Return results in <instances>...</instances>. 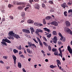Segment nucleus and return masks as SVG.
<instances>
[{
    "mask_svg": "<svg viewBox=\"0 0 72 72\" xmlns=\"http://www.w3.org/2000/svg\"><path fill=\"white\" fill-rule=\"evenodd\" d=\"M41 1H43L44 3H47V1L46 0H41Z\"/></svg>",
    "mask_w": 72,
    "mask_h": 72,
    "instance_id": "47",
    "label": "nucleus"
},
{
    "mask_svg": "<svg viewBox=\"0 0 72 72\" xmlns=\"http://www.w3.org/2000/svg\"><path fill=\"white\" fill-rule=\"evenodd\" d=\"M8 35L11 38V39H12V40H14V38L13 37L17 39H18V38L20 39V37L19 35H17V34H15V33L13 32V31H12L10 32H9Z\"/></svg>",
    "mask_w": 72,
    "mask_h": 72,
    "instance_id": "1",
    "label": "nucleus"
},
{
    "mask_svg": "<svg viewBox=\"0 0 72 72\" xmlns=\"http://www.w3.org/2000/svg\"><path fill=\"white\" fill-rule=\"evenodd\" d=\"M39 42L40 45V46H42V45H43V44H42V42H41V41H40Z\"/></svg>",
    "mask_w": 72,
    "mask_h": 72,
    "instance_id": "41",
    "label": "nucleus"
},
{
    "mask_svg": "<svg viewBox=\"0 0 72 72\" xmlns=\"http://www.w3.org/2000/svg\"><path fill=\"white\" fill-rule=\"evenodd\" d=\"M37 39L38 41H39V42H40V41H41V40H40V38H39V37H37Z\"/></svg>",
    "mask_w": 72,
    "mask_h": 72,
    "instance_id": "44",
    "label": "nucleus"
},
{
    "mask_svg": "<svg viewBox=\"0 0 72 72\" xmlns=\"http://www.w3.org/2000/svg\"><path fill=\"white\" fill-rule=\"evenodd\" d=\"M60 40L62 41H63L64 42H65V41H66V39H65V37L63 36L61 37Z\"/></svg>",
    "mask_w": 72,
    "mask_h": 72,
    "instance_id": "13",
    "label": "nucleus"
},
{
    "mask_svg": "<svg viewBox=\"0 0 72 72\" xmlns=\"http://www.w3.org/2000/svg\"><path fill=\"white\" fill-rule=\"evenodd\" d=\"M43 39H44V40L45 41H47V39H46V38H45V37H43Z\"/></svg>",
    "mask_w": 72,
    "mask_h": 72,
    "instance_id": "43",
    "label": "nucleus"
},
{
    "mask_svg": "<svg viewBox=\"0 0 72 72\" xmlns=\"http://www.w3.org/2000/svg\"><path fill=\"white\" fill-rule=\"evenodd\" d=\"M53 42L55 44L57 43V37L56 36H55L53 38Z\"/></svg>",
    "mask_w": 72,
    "mask_h": 72,
    "instance_id": "10",
    "label": "nucleus"
},
{
    "mask_svg": "<svg viewBox=\"0 0 72 72\" xmlns=\"http://www.w3.org/2000/svg\"><path fill=\"white\" fill-rule=\"evenodd\" d=\"M27 22L28 23H33L34 21L31 19L28 20L27 21Z\"/></svg>",
    "mask_w": 72,
    "mask_h": 72,
    "instance_id": "14",
    "label": "nucleus"
},
{
    "mask_svg": "<svg viewBox=\"0 0 72 72\" xmlns=\"http://www.w3.org/2000/svg\"><path fill=\"white\" fill-rule=\"evenodd\" d=\"M31 32L32 34H33V32H35V30L33 27H31L30 28Z\"/></svg>",
    "mask_w": 72,
    "mask_h": 72,
    "instance_id": "17",
    "label": "nucleus"
},
{
    "mask_svg": "<svg viewBox=\"0 0 72 72\" xmlns=\"http://www.w3.org/2000/svg\"><path fill=\"white\" fill-rule=\"evenodd\" d=\"M28 46H29V47H31V48L32 49H33V48H34V46L35 48H36V46L35 45V44H32V43L31 42H28Z\"/></svg>",
    "mask_w": 72,
    "mask_h": 72,
    "instance_id": "2",
    "label": "nucleus"
},
{
    "mask_svg": "<svg viewBox=\"0 0 72 72\" xmlns=\"http://www.w3.org/2000/svg\"><path fill=\"white\" fill-rule=\"evenodd\" d=\"M42 8H45V4L43 3L42 4Z\"/></svg>",
    "mask_w": 72,
    "mask_h": 72,
    "instance_id": "46",
    "label": "nucleus"
},
{
    "mask_svg": "<svg viewBox=\"0 0 72 72\" xmlns=\"http://www.w3.org/2000/svg\"><path fill=\"white\" fill-rule=\"evenodd\" d=\"M1 11L3 13H5V10L3 9H2L1 10Z\"/></svg>",
    "mask_w": 72,
    "mask_h": 72,
    "instance_id": "42",
    "label": "nucleus"
},
{
    "mask_svg": "<svg viewBox=\"0 0 72 72\" xmlns=\"http://www.w3.org/2000/svg\"><path fill=\"white\" fill-rule=\"evenodd\" d=\"M51 18V16H47L46 17L45 19L46 20H49V19H50Z\"/></svg>",
    "mask_w": 72,
    "mask_h": 72,
    "instance_id": "19",
    "label": "nucleus"
},
{
    "mask_svg": "<svg viewBox=\"0 0 72 72\" xmlns=\"http://www.w3.org/2000/svg\"><path fill=\"white\" fill-rule=\"evenodd\" d=\"M23 4V2L21 3V2H19V4L18 5H22Z\"/></svg>",
    "mask_w": 72,
    "mask_h": 72,
    "instance_id": "64",
    "label": "nucleus"
},
{
    "mask_svg": "<svg viewBox=\"0 0 72 72\" xmlns=\"http://www.w3.org/2000/svg\"><path fill=\"white\" fill-rule=\"evenodd\" d=\"M58 55H59V56H60V57H61V58H62V57H63L62 54L60 55V53H59Z\"/></svg>",
    "mask_w": 72,
    "mask_h": 72,
    "instance_id": "63",
    "label": "nucleus"
},
{
    "mask_svg": "<svg viewBox=\"0 0 72 72\" xmlns=\"http://www.w3.org/2000/svg\"><path fill=\"white\" fill-rule=\"evenodd\" d=\"M27 51H28V53H29L30 51V50L28 49V48H27Z\"/></svg>",
    "mask_w": 72,
    "mask_h": 72,
    "instance_id": "57",
    "label": "nucleus"
},
{
    "mask_svg": "<svg viewBox=\"0 0 72 72\" xmlns=\"http://www.w3.org/2000/svg\"><path fill=\"white\" fill-rule=\"evenodd\" d=\"M13 3V4H14V5H15V4H16V1H14Z\"/></svg>",
    "mask_w": 72,
    "mask_h": 72,
    "instance_id": "52",
    "label": "nucleus"
},
{
    "mask_svg": "<svg viewBox=\"0 0 72 72\" xmlns=\"http://www.w3.org/2000/svg\"><path fill=\"white\" fill-rule=\"evenodd\" d=\"M50 68H55L57 67V66H53V65H51L50 66Z\"/></svg>",
    "mask_w": 72,
    "mask_h": 72,
    "instance_id": "21",
    "label": "nucleus"
},
{
    "mask_svg": "<svg viewBox=\"0 0 72 72\" xmlns=\"http://www.w3.org/2000/svg\"><path fill=\"white\" fill-rule=\"evenodd\" d=\"M53 35H57V32L55 31H53Z\"/></svg>",
    "mask_w": 72,
    "mask_h": 72,
    "instance_id": "32",
    "label": "nucleus"
},
{
    "mask_svg": "<svg viewBox=\"0 0 72 72\" xmlns=\"http://www.w3.org/2000/svg\"><path fill=\"white\" fill-rule=\"evenodd\" d=\"M37 31H35V33L36 34H37L38 36H40V34L39 33H37Z\"/></svg>",
    "mask_w": 72,
    "mask_h": 72,
    "instance_id": "53",
    "label": "nucleus"
},
{
    "mask_svg": "<svg viewBox=\"0 0 72 72\" xmlns=\"http://www.w3.org/2000/svg\"><path fill=\"white\" fill-rule=\"evenodd\" d=\"M3 58L4 59H6L8 58V56H4L3 57Z\"/></svg>",
    "mask_w": 72,
    "mask_h": 72,
    "instance_id": "39",
    "label": "nucleus"
},
{
    "mask_svg": "<svg viewBox=\"0 0 72 72\" xmlns=\"http://www.w3.org/2000/svg\"><path fill=\"white\" fill-rule=\"evenodd\" d=\"M65 24L66 27H69L71 25L70 22L68 21H65Z\"/></svg>",
    "mask_w": 72,
    "mask_h": 72,
    "instance_id": "6",
    "label": "nucleus"
},
{
    "mask_svg": "<svg viewBox=\"0 0 72 72\" xmlns=\"http://www.w3.org/2000/svg\"><path fill=\"white\" fill-rule=\"evenodd\" d=\"M29 2L30 4H32V2H33V0H30L29 1Z\"/></svg>",
    "mask_w": 72,
    "mask_h": 72,
    "instance_id": "49",
    "label": "nucleus"
},
{
    "mask_svg": "<svg viewBox=\"0 0 72 72\" xmlns=\"http://www.w3.org/2000/svg\"><path fill=\"white\" fill-rule=\"evenodd\" d=\"M13 51L14 53V54H15L17 53H18V51L15 49H14L13 50Z\"/></svg>",
    "mask_w": 72,
    "mask_h": 72,
    "instance_id": "20",
    "label": "nucleus"
},
{
    "mask_svg": "<svg viewBox=\"0 0 72 72\" xmlns=\"http://www.w3.org/2000/svg\"><path fill=\"white\" fill-rule=\"evenodd\" d=\"M64 14L65 17L67 16V12L66 11H65L64 12Z\"/></svg>",
    "mask_w": 72,
    "mask_h": 72,
    "instance_id": "30",
    "label": "nucleus"
},
{
    "mask_svg": "<svg viewBox=\"0 0 72 72\" xmlns=\"http://www.w3.org/2000/svg\"><path fill=\"white\" fill-rule=\"evenodd\" d=\"M6 68L7 69H8L10 68V67L9 66H7V67L6 66Z\"/></svg>",
    "mask_w": 72,
    "mask_h": 72,
    "instance_id": "54",
    "label": "nucleus"
},
{
    "mask_svg": "<svg viewBox=\"0 0 72 72\" xmlns=\"http://www.w3.org/2000/svg\"><path fill=\"white\" fill-rule=\"evenodd\" d=\"M6 42H8V43H11V41L9 40H8V39H7L6 41Z\"/></svg>",
    "mask_w": 72,
    "mask_h": 72,
    "instance_id": "37",
    "label": "nucleus"
},
{
    "mask_svg": "<svg viewBox=\"0 0 72 72\" xmlns=\"http://www.w3.org/2000/svg\"><path fill=\"white\" fill-rule=\"evenodd\" d=\"M50 12H54V11L53 9H51L50 10Z\"/></svg>",
    "mask_w": 72,
    "mask_h": 72,
    "instance_id": "55",
    "label": "nucleus"
},
{
    "mask_svg": "<svg viewBox=\"0 0 72 72\" xmlns=\"http://www.w3.org/2000/svg\"><path fill=\"white\" fill-rule=\"evenodd\" d=\"M71 4H72V3L69 2L68 3V5H71Z\"/></svg>",
    "mask_w": 72,
    "mask_h": 72,
    "instance_id": "59",
    "label": "nucleus"
},
{
    "mask_svg": "<svg viewBox=\"0 0 72 72\" xmlns=\"http://www.w3.org/2000/svg\"><path fill=\"white\" fill-rule=\"evenodd\" d=\"M43 43L44 45H46V42H44Z\"/></svg>",
    "mask_w": 72,
    "mask_h": 72,
    "instance_id": "60",
    "label": "nucleus"
},
{
    "mask_svg": "<svg viewBox=\"0 0 72 72\" xmlns=\"http://www.w3.org/2000/svg\"><path fill=\"white\" fill-rule=\"evenodd\" d=\"M33 41H35V42H36V43H37V44H38V42H37V41L35 39H33Z\"/></svg>",
    "mask_w": 72,
    "mask_h": 72,
    "instance_id": "38",
    "label": "nucleus"
},
{
    "mask_svg": "<svg viewBox=\"0 0 72 72\" xmlns=\"http://www.w3.org/2000/svg\"><path fill=\"white\" fill-rule=\"evenodd\" d=\"M18 67L20 68H22V64L20 62H18Z\"/></svg>",
    "mask_w": 72,
    "mask_h": 72,
    "instance_id": "18",
    "label": "nucleus"
},
{
    "mask_svg": "<svg viewBox=\"0 0 72 72\" xmlns=\"http://www.w3.org/2000/svg\"><path fill=\"white\" fill-rule=\"evenodd\" d=\"M34 24L35 26H39V23H36V22H35L34 23Z\"/></svg>",
    "mask_w": 72,
    "mask_h": 72,
    "instance_id": "48",
    "label": "nucleus"
},
{
    "mask_svg": "<svg viewBox=\"0 0 72 72\" xmlns=\"http://www.w3.org/2000/svg\"><path fill=\"white\" fill-rule=\"evenodd\" d=\"M1 44H2L3 45H4L5 46H7V44L6 43L4 42H1Z\"/></svg>",
    "mask_w": 72,
    "mask_h": 72,
    "instance_id": "24",
    "label": "nucleus"
},
{
    "mask_svg": "<svg viewBox=\"0 0 72 72\" xmlns=\"http://www.w3.org/2000/svg\"><path fill=\"white\" fill-rule=\"evenodd\" d=\"M5 21V18H3L2 19V22H4Z\"/></svg>",
    "mask_w": 72,
    "mask_h": 72,
    "instance_id": "61",
    "label": "nucleus"
},
{
    "mask_svg": "<svg viewBox=\"0 0 72 72\" xmlns=\"http://www.w3.org/2000/svg\"><path fill=\"white\" fill-rule=\"evenodd\" d=\"M64 30L65 32H68V33H69V32L71 31V30L68 28H65Z\"/></svg>",
    "mask_w": 72,
    "mask_h": 72,
    "instance_id": "8",
    "label": "nucleus"
},
{
    "mask_svg": "<svg viewBox=\"0 0 72 72\" xmlns=\"http://www.w3.org/2000/svg\"><path fill=\"white\" fill-rule=\"evenodd\" d=\"M19 10H22L23 9V7L21 6H19L18 8Z\"/></svg>",
    "mask_w": 72,
    "mask_h": 72,
    "instance_id": "26",
    "label": "nucleus"
},
{
    "mask_svg": "<svg viewBox=\"0 0 72 72\" xmlns=\"http://www.w3.org/2000/svg\"><path fill=\"white\" fill-rule=\"evenodd\" d=\"M68 13H71V15L72 14V9H70L68 11Z\"/></svg>",
    "mask_w": 72,
    "mask_h": 72,
    "instance_id": "33",
    "label": "nucleus"
},
{
    "mask_svg": "<svg viewBox=\"0 0 72 72\" xmlns=\"http://www.w3.org/2000/svg\"><path fill=\"white\" fill-rule=\"evenodd\" d=\"M17 48L19 50H21L22 49V47L21 45H20L19 46H17Z\"/></svg>",
    "mask_w": 72,
    "mask_h": 72,
    "instance_id": "22",
    "label": "nucleus"
},
{
    "mask_svg": "<svg viewBox=\"0 0 72 72\" xmlns=\"http://www.w3.org/2000/svg\"><path fill=\"white\" fill-rule=\"evenodd\" d=\"M58 34L59 36H60V37H61L63 36H62V34H61V33H60L59 32L58 33Z\"/></svg>",
    "mask_w": 72,
    "mask_h": 72,
    "instance_id": "40",
    "label": "nucleus"
},
{
    "mask_svg": "<svg viewBox=\"0 0 72 72\" xmlns=\"http://www.w3.org/2000/svg\"><path fill=\"white\" fill-rule=\"evenodd\" d=\"M51 36V33L49 35H47V37H48V38H50Z\"/></svg>",
    "mask_w": 72,
    "mask_h": 72,
    "instance_id": "35",
    "label": "nucleus"
},
{
    "mask_svg": "<svg viewBox=\"0 0 72 72\" xmlns=\"http://www.w3.org/2000/svg\"><path fill=\"white\" fill-rule=\"evenodd\" d=\"M58 44L59 45H61V44H62V43L61 42V41H58Z\"/></svg>",
    "mask_w": 72,
    "mask_h": 72,
    "instance_id": "50",
    "label": "nucleus"
},
{
    "mask_svg": "<svg viewBox=\"0 0 72 72\" xmlns=\"http://www.w3.org/2000/svg\"><path fill=\"white\" fill-rule=\"evenodd\" d=\"M34 1L35 2H37V3H38L39 2V0H34Z\"/></svg>",
    "mask_w": 72,
    "mask_h": 72,
    "instance_id": "62",
    "label": "nucleus"
},
{
    "mask_svg": "<svg viewBox=\"0 0 72 72\" xmlns=\"http://www.w3.org/2000/svg\"><path fill=\"white\" fill-rule=\"evenodd\" d=\"M66 3H64L62 4L61 5L64 9H65L66 8Z\"/></svg>",
    "mask_w": 72,
    "mask_h": 72,
    "instance_id": "15",
    "label": "nucleus"
},
{
    "mask_svg": "<svg viewBox=\"0 0 72 72\" xmlns=\"http://www.w3.org/2000/svg\"><path fill=\"white\" fill-rule=\"evenodd\" d=\"M12 57L14 60V64H16V60H17L16 57L14 55H13Z\"/></svg>",
    "mask_w": 72,
    "mask_h": 72,
    "instance_id": "4",
    "label": "nucleus"
},
{
    "mask_svg": "<svg viewBox=\"0 0 72 72\" xmlns=\"http://www.w3.org/2000/svg\"><path fill=\"white\" fill-rule=\"evenodd\" d=\"M27 3H26L23 2L22 4V8H24L25 7V5H26Z\"/></svg>",
    "mask_w": 72,
    "mask_h": 72,
    "instance_id": "25",
    "label": "nucleus"
},
{
    "mask_svg": "<svg viewBox=\"0 0 72 72\" xmlns=\"http://www.w3.org/2000/svg\"><path fill=\"white\" fill-rule=\"evenodd\" d=\"M56 61L57 62V65L58 67H59V66L61 64V62H60V61L59 60H56Z\"/></svg>",
    "mask_w": 72,
    "mask_h": 72,
    "instance_id": "16",
    "label": "nucleus"
},
{
    "mask_svg": "<svg viewBox=\"0 0 72 72\" xmlns=\"http://www.w3.org/2000/svg\"><path fill=\"white\" fill-rule=\"evenodd\" d=\"M68 51L69 52V53L71 54L72 53V49L71 48V47L69 46H68Z\"/></svg>",
    "mask_w": 72,
    "mask_h": 72,
    "instance_id": "5",
    "label": "nucleus"
},
{
    "mask_svg": "<svg viewBox=\"0 0 72 72\" xmlns=\"http://www.w3.org/2000/svg\"><path fill=\"white\" fill-rule=\"evenodd\" d=\"M14 6L11 4H9L8 5V8H12V7H14Z\"/></svg>",
    "mask_w": 72,
    "mask_h": 72,
    "instance_id": "27",
    "label": "nucleus"
},
{
    "mask_svg": "<svg viewBox=\"0 0 72 72\" xmlns=\"http://www.w3.org/2000/svg\"><path fill=\"white\" fill-rule=\"evenodd\" d=\"M28 8H29V7H27L26 8H25L24 9V10L25 11H26V10H27V9H28Z\"/></svg>",
    "mask_w": 72,
    "mask_h": 72,
    "instance_id": "56",
    "label": "nucleus"
},
{
    "mask_svg": "<svg viewBox=\"0 0 72 72\" xmlns=\"http://www.w3.org/2000/svg\"><path fill=\"white\" fill-rule=\"evenodd\" d=\"M36 31L37 32V33H39V32H41V33H42L43 32L42 30L40 29H37L36 30Z\"/></svg>",
    "mask_w": 72,
    "mask_h": 72,
    "instance_id": "12",
    "label": "nucleus"
},
{
    "mask_svg": "<svg viewBox=\"0 0 72 72\" xmlns=\"http://www.w3.org/2000/svg\"><path fill=\"white\" fill-rule=\"evenodd\" d=\"M34 8H35V9H39L40 8V6L37 4H36L34 5Z\"/></svg>",
    "mask_w": 72,
    "mask_h": 72,
    "instance_id": "9",
    "label": "nucleus"
},
{
    "mask_svg": "<svg viewBox=\"0 0 72 72\" xmlns=\"http://www.w3.org/2000/svg\"><path fill=\"white\" fill-rule=\"evenodd\" d=\"M0 63H1L2 64H4V62L3 61H1L0 60Z\"/></svg>",
    "mask_w": 72,
    "mask_h": 72,
    "instance_id": "58",
    "label": "nucleus"
},
{
    "mask_svg": "<svg viewBox=\"0 0 72 72\" xmlns=\"http://www.w3.org/2000/svg\"><path fill=\"white\" fill-rule=\"evenodd\" d=\"M51 25H54L55 26H57L58 25V23L56 21H53L50 23Z\"/></svg>",
    "mask_w": 72,
    "mask_h": 72,
    "instance_id": "3",
    "label": "nucleus"
},
{
    "mask_svg": "<svg viewBox=\"0 0 72 72\" xmlns=\"http://www.w3.org/2000/svg\"><path fill=\"white\" fill-rule=\"evenodd\" d=\"M43 23L44 24H46V22L45 19H43Z\"/></svg>",
    "mask_w": 72,
    "mask_h": 72,
    "instance_id": "29",
    "label": "nucleus"
},
{
    "mask_svg": "<svg viewBox=\"0 0 72 72\" xmlns=\"http://www.w3.org/2000/svg\"><path fill=\"white\" fill-rule=\"evenodd\" d=\"M22 31L23 32L26 33H30V30H28L23 29Z\"/></svg>",
    "mask_w": 72,
    "mask_h": 72,
    "instance_id": "7",
    "label": "nucleus"
},
{
    "mask_svg": "<svg viewBox=\"0 0 72 72\" xmlns=\"http://www.w3.org/2000/svg\"><path fill=\"white\" fill-rule=\"evenodd\" d=\"M21 15L22 18L23 19H25V18H24V16H25V13L24 12H22Z\"/></svg>",
    "mask_w": 72,
    "mask_h": 72,
    "instance_id": "11",
    "label": "nucleus"
},
{
    "mask_svg": "<svg viewBox=\"0 0 72 72\" xmlns=\"http://www.w3.org/2000/svg\"><path fill=\"white\" fill-rule=\"evenodd\" d=\"M52 51L53 52H55L57 51V49L56 48H53L52 49Z\"/></svg>",
    "mask_w": 72,
    "mask_h": 72,
    "instance_id": "34",
    "label": "nucleus"
},
{
    "mask_svg": "<svg viewBox=\"0 0 72 72\" xmlns=\"http://www.w3.org/2000/svg\"><path fill=\"white\" fill-rule=\"evenodd\" d=\"M9 17L11 19H14V17L12 16H10Z\"/></svg>",
    "mask_w": 72,
    "mask_h": 72,
    "instance_id": "45",
    "label": "nucleus"
},
{
    "mask_svg": "<svg viewBox=\"0 0 72 72\" xmlns=\"http://www.w3.org/2000/svg\"><path fill=\"white\" fill-rule=\"evenodd\" d=\"M44 30H45V31H48V32H50V30H49V29L47 28H43Z\"/></svg>",
    "mask_w": 72,
    "mask_h": 72,
    "instance_id": "23",
    "label": "nucleus"
},
{
    "mask_svg": "<svg viewBox=\"0 0 72 72\" xmlns=\"http://www.w3.org/2000/svg\"><path fill=\"white\" fill-rule=\"evenodd\" d=\"M48 3H50V4H53V1H50L48 2Z\"/></svg>",
    "mask_w": 72,
    "mask_h": 72,
    "instance_id": "36",
    "label": "nucleus"
},
{
    "mask_svg": "<svg viewBox=\"0 0 72 72\" xmlns=\"http://www.w3.org/2000/svg\"><path fill=\"white\" fill-rule=\"evenodd\" d=\"M3 39L2 40V41H4L5 42H6V39Z\"/></svg>",
    "mask_w": 72,
    "mask_h": 72,
    "instance_id": "51",
    "label": "nucleus"
},
{
    "mask_svg": "<svg viewBox=\"0 0 72 72\" xmlns=\"http://www.w3.org/2000/svg\"><path fill=\"white\" fill-rule=\"evenodd\" d=\"M48 49L49 51H51V47L50 45L48 46Z\"/></svg>",
    "mask_w": 72,
    "mask_h": 72,
    "instance_id": "31",
    "label": "nucleus"
},
{
    "mask_svg": "<svg viewBox=\"0 0 72 72\" xmlns=\"http://www.w3.org/2000/svg\"><path fill=\"white\" fill-rule=\"evenodd\" d=\"M54 54L55 55H58V52L56 51L54 52Z\"/></svg>",
    "mask_w": 72,
    "mask_h": 72,
    "instance_id": "28",
    "label": "nucleus"
}]
</instances>
